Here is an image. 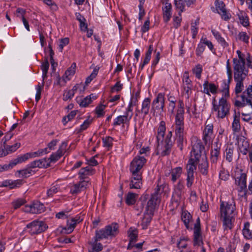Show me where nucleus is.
<instances>
[{"label":"nucleus","instance_id":"obj_1","mask_svg":"<svg viewBox=\"0 0 252 252\" xmlns=\"http://www.w3.org/2000/svg\"><path fill=\"white\" fill-rule=\"evenodd\" d=\"M238 58L233 59L234 79L236 82L235 93L236 94L241 93L244 89L243 81L249 72V68H252V58L246 56L239 50L236 51Z\"/></svg>","mask_w":252,"mask_h":252},{"label":"nucleus","instance_id":"obj_2","mask_svg":"<svg viewBox=\"0 0 252 252\" xmlns=\"http://www.w3.org/2000/svg\"><path fill=\"white\" fill-rule=\"evenodd\" d=\"M146 162L143 156H137L132 160L129 166L131 178L129 187L130 189H140L142 184V172L141 169Z\"/></svg>","mask_w":252,"mask_h":252},{"label":"nucleus","instance_id":"obj_3","mask_svg":"<svg viewBox=\"0 0 252 252\" xmlns=\"http://www.w3.org/2000/svg\"><path fill=\"white\" fill-rule=\"evenodd\" d=\"M192 150L190 152V158L186 166L187 175H193L196 169L197 162H199L201 153L204 147L200 140L196 139L192 142Z\"/></svg>","mask_w":252,"mask_h":252},{"label":"nucleus","instance_id":"obj_4","mask_svg":"<svg viewBox=\"0 0 252 252\" xmlns=\"http://www.w3.org/2000/svg\"><path fill=\"white\" fill-rule=\"evenodd\" d=\"M235 210L234 204L228 202L221 201L220 205V218L223 222L224 230H230L232 228Z\"/></svg>","mask_w":252,"mask_h":252},{"label":"nucleus","instance_id":"obj_5","mask_svg":"<svg viewBox=\"0 0 252 252\" xmlns=\"http://www.w3.org/2000/svg\"><path fill=\"white\" fill-rule=\"evenodd\" d=\"M247 173L242 169L238 167L235 169L234 174L235 184L238 187V191L245 195L247 192Z\"/></svg>","mask_w":252,"mask_h":252},{"label":"nucleus","instance_id":"obj_6","mask_svg":"<svg viewBox=\"0 0 252 252\" xmlns=\"http://www.w3.org/2000/svg\"><path fill=\"white\" fill-rule=\"evenodd\" d=\"M216 102L215 99L213 101V111L216 113V115L219 118L225 117L229 113L230 104L223 97L219 99L218 103H216Z\"/></svg>","mask_w":252,"mask_h":252},{"label":"nucleus","instance_id":"obj_7","mask_svg":"<svg viewBox=\"0 0 252 252\" xmlns=\"http://www.w3.org/2000/svg\"><path fill=\"white\" fill-rule=\"evenodd\" d=\"M119 233V225L116 223H112L107 225L104 229L95 232V241L103 238L113 237Z\"/></svg>","mask_w":252,"mask_h":252},{"label":"nucleus","instance_id":"obj_8","mask_svg":"<svg viewBox=\"0 0 252 252\" xmlns=\"http://www.w3.org/2000/svg\"><path fill=\"white\" fill-rule=\"evenodd\" d=\"M31 235L39 234L46 230L47 225L42 221L35 220L27 225Z\"/></svg>","mask_w":252,"mask_h":252},{"label":"nucleus","instance_id":"obj_9","mask_svg":"<svg viewBox=\"0 0 252 252\" xmlns=\"http://www.w3.org/2000/svg\"><path fill=\"white\" fill-rule=\"evenodd\" d=\"M23 211L31 214H40L45 211V207L43 203L36 201L33 202L31 204L25 206Z\"/></svg>","mask_w":252,"mask_h":252},{"label":"nucleus","instance_id":"obj_10","mask_svg":"<svg viewBox=\"0 0 252 252\" xmlns=\"http://www.w3.org/2000/svg\"><path fill=\"white\" fill-rule=\"evenodd\" d=\"M203 243L200 221L199 218H198L193 227V245L194 246H202Z\"/></svg>","mask_w":252,"mask_h":252},{"label":"nucleus","instance_id":"obj_11","mask_svg":"<svg viewBox=\"0 0 252 252\" xmlns=\"http://www.w3.org/2000/svg\"><path fill=\"white\" fill-rule=\"evenodd\" d=\"M164 106V97L162 93H159L153 100L151 111L154 113H160L163 111Z\"/></svg>","mask_w":252,"mask_h":252},{"label":"nucleus","instance_id":"obj_12","mask_svg":"<svg viewBox=\"0 0 252 252\" xmlns=\"http://www.w3.org/2000/svg\"><path fill=\"white\" fill-rule=\"evenodd\" d=\"M160 202V197L156 194H152L150 199L147 202L146 211L147 213L153 215L154 212Z\"/></svg>","mask_w":252,"mask_h":252},{"label":"nucleus","instance_id":"obj_13","mask_svg":"<svg viewBox=\"0 0 252 252\" xmlns=\"http://www.w3.org/2000/svg\"><path fill=\"white\" fill-rule=\"evenodd\" d=\"M172 146V142H169V141L167 142L162 140L161 144H159L158 143L157 147L158 154H160L162 157L169 155L171 152Z\"/></svg>","mask_w":252,"mask_h":252},{"label":"nucleus","instance_id":"obj_14","mask_svg":"<svg viewBox=\"0 0 252 252\" xmlns=\"http://www.w3.org/2000/svg\"><path fill=\"white\" fill-rule=\"evenodd\" d=\"M90 185L89 181L81 180L79 182L74 184L70 189L72 194H77L86 189Z\"/></svg>","mask_w":252,"mask_h":252},{"label":"nucleus","instance_id":"obj_15","mask_svg":"<svg viewBox=\"0 0 252 252\" xmlns=\"http://www.w3.org/2000/svg\"><path fill=\"white\" fill-rule=\"evenodd\" d=\"M216 10L218 13L221 16L223 19L225 21L229 20L231 17L230 13H227L225 8V4L222 1L216 0L215 1Z\"/></svg>","mask_w":252,"mask_h":252},{"label":"nucleus","instance_id":"obj_16","mask_svg":"<svg viewBox=\"0 0 252 252\" xmlns=\"http://www.w3.org/2000/svg\"><path fill=\"white\" fill-rule=\"evenodd\" d=\"M50 165V163L48 162V160L45 158L35 160L29 164V167L32 169L35 168H46L49 167Z\"/></svg>","mask_w":252,"mask_h":252},{"label":"nucleus","instance_id":"obj_17","mask_svg":"<svg viewBox=\"0 0 252 252\" xmlns=\"http://www.w3.org/2000/svg\"><path fill=\"white\" fill-rule=\"evenodd\" d=\"M195 1V0H174V4L176 9L179 10V15H181V12L184 10L186 5L190 6Z\"/></svg>","mask_w":252,"mask_h":252},{"label":"nucleus","instance_id":"obj_18","mask_svg":"<svg viewBox=\"0 0 252 252\" xmlns=\"http://www.w3.org/2000/svg\"><path fill=\"white\" fill-rule=\"evenodd\" d=\"M24 184L23 180L18 179L16 180H6L1 183L0 187H8L10 189L20 187Z\"/></svg>","mask_w":252,"mask_h":252},{"label":"nucleus","instance_id":"obj_19","mask_svg":"<svg viewBox=\"0 0 252 252\" xmlns=\"http://www.w3.org/2000/svg\"><path fill=\"white\" fill-rule=\"evenodd\" d=\"M94 169L90 166L82 168L79 171V178L80 180H85L88 176H91L94 174Z\"/></svg>","mask_w":252,"mask_h":252},{"label":"nucleus","instance_id":"obj_20","mask_svg":"<svg viewBox=\"0 0 252 252\" xmlns=\"http://www.w3.org/2000/svg\"><path fill=\"white\" fill-rule=\"evenodd\" d=\"M241 101L236 100L235 105L239 107H243L247 105L251 107L252 113V97H246L244 94L241 95Z\"/></svg>","mask_w":252,"mask_h":252},{"label":"nucleus","instance_id":"obj_21","mask_svg":"<svg viewBox=\"0 0 252 252\" xmlns=\"http://www.w3.org/2000/svg\"><path fill=\"white\" fill-rule=\"evenodd\" d=\"M81 221L82 220H80V217L78 216H76L74 218H72L70 220H68L67 223L68 226L67 228L63 229L64 232L67 234L72 232L76 225Z\"/></svg>","mask_w":252,"mask_h":252},{"label":"nucleus","instance_id":"obj_22","mask_svg":"<svg viewBox=\"0 0 252 252\" xmlns=\"http://www.w3.org/2000/svg\"><path fill=\"white\" fill-rule=\"evenodd\" d=\"M197 164L200 172L203 175H206L208 174V163L206 156H202L201 155L200 161Z\"/></svg>","mask_w":252,"mask_h":252},{"label":"nucleus","instance_id":"obj_23","mask_svg":"<svg viewBox=\"0 0 252 252\" xmlns=\"http://www.w3.org/2000/svg\"><path fill=\"white\" fill-rule=\"evenodd\" d=\"M163 4H164L162 6L163 19L165 22H167L169 21L171 16L172 5L171 4L168 2H166Z\"/></svg>","mask_w":252,"mask_h":252},{"label":"nucleus","instance_id":"obj_24","mask_svg":"<svg viewBox=\"0 0 252 252\" xmlns=\"http://www.w3.org/2000/svg\"><path fill=\"white\" fill-rule=\"evenodd\" d=\"M131 117L132 115H128V114L123 116H119L114 120V124L115 125H128Z\"/></svg>","mask_w":252,"mask_h":252},{"label":"nucleus","instance_id":"obj_25","mask_svg":"<svg viewBox=\"0 0 252 252\" xmlns=\"http://www.w3.org/2000/svg\"><path fill=\"white\" fill-rule=\"evenodd\" d=\"M239 23L244 27H247L249 26V19L247 14L243 11L239 10L237 14Z\"/></svg>","mask_w":252,"mask_h":252},{"label":"nucleus","instance_id":"obj_26","mask_svg":"<svg viewBox=\"0 0 252 252\" xmlns=\"http://www.w3.org/2000/svg\"><path fill=\"white\" fill-rule=\"evenodd\" d=\"M237 143L241 152L244 155H246L247 154L248 149L249 148V144L248 142L245 139L244 137L243 136V138H238Z\"/></svg>","mask_w":252,"mask_h":252},{"label":"nucleus","instance_id":"obj_27","mask_svg":"<svg viewBox=\"0 0 252 252\" xmlns=\"http://www.w3.org/2000/svg\"><path fill=\"white\" fill-rule=\"evenodd\" d=\"M76 65L75 63H73L71 66L66 70L63 76V80L65 83L70 80L75 72Z\"/></svg>","mask_w":252,"mask_h":252},{"label":"nucleus","instance_id":"obj_28","mask_svg":"<svg viewBox=\"0 0 252 252\" xmlns=\"http://www.w3.org/2000/svg\"><path fill=\"white\" fill-rule=\"evenodd\" d=\"M203 92L210 95V92L215 94L217 92V87L214 84L209 83L208 81H205L203 85Z\"/></svg>","mask_w":252,"mask_h":252},{"label":"nucleus","instance_id":"obj_29","mask_svg":"<svg viewBox=\"0 0 252 252\" xmlns=\"http://www.w3.org/2000/svg\"><path fill=\"white\" fill-rule=\"evenodd\" d=\"M182 173V168L181 167H177L171 170V172L165 173V176H168L170 174L171 175V180L173 182H175L180 178Z\"/></svg>","mask_w":252,"mask_h":252},{"label":"nucleus","instance_id":"obj_30","mask_svg":"<svg viewBox=\"0 0 252 252\" xmlns=\"http://www.w3.org/2000/svg\"><path fill=\"white\" fill-rule=\"evenodd\" d=\"M29 159L28 153H27L24 155L18 156L16 158L13 159L9 162L11 168L12 169L15 165L19 163L24 162Z\"/></svg>","mask_w":252,"mask_h":252},{"label":"nucleus","instance_id":"obj_31","mask_svg":"<svg viewBox=\"0 0 252 252\" xmlns=\"http://www.w3.org/2000/svg\"><path fill=\"white\" fill-rule=\"evenodd\" d=\"M17 173H18V176L19 177L27 178L29 177L32 174L34 173V172L30 167H29L28 164L26 168L17 171Z\"/></svg>","mask_w":252,"mask_h":252},{"label":"nucleus","instance_id":"obj_32","mask_svg":"<svg viewBox=\"0 0 252 252\" xmlns=\"http://www.w3.org/2000/svg\"><path fill=\"white\" fill-rule=\"evenodd\" d=\"M192 217L188 211H183L182 214V220L184 222L186 227L189 229V223L191 221Z\"/></svg>","mask_w":252,"mask_h":252},{"label":"nucleus","instance_id":"obj_33","mask_svg":"<svg viewBox=\"0 0 252 252\" xmlns=\"http://www.w3.org/2000/svg\"><path fill=\"white\" fill-rule=\"evenodd\" d=\"M220 147H218V144H216L214 149L212 150L211 154V161L213 163L217 162L219 156L220 155Z\"/></svg>","mask_w":252,"mask_h":252},{"label":"nucleus","instance_id":"obj_34","mask_svg":"<svg viewBox=\"0 0 252 252\" xmlns=\"http://www.w3.org/2000/svg\"><path fill=\"white\" fill-rule=\"evenodd\" d=\"M138 195L132 192H128L126 195V202L128 205H131L135 203Z\"/></svg>","mask_w":252,"mask_h":252},{"label":"nucleus","instance_id":"obj_35","mask_svg":"<svg viewBox=\"0 0 252 252\" xmlns=\"http://www.w3.org/2000/svg\"><path fill=\"white\" fill-rule=\"evenodd\" d=\"M184 114L182 110L177 111L175 117V124L177 126L184 125Z\"/></svg>","mask_w":252,"mask_h":252},{"label":"nucleus","instance_id":"obj_36","mask_svg":"<svg viewBox=\"0 0 252 252\" xmlns=\"http://www.w3.org/2000/svg\"><path fill=\"white\" fill-rule=\"evenodd\" d=\"M128 236L129 237V241L130 242H135L137 241L138 237L137 231L136 229L130 228L127 231Z\"/></svg>","mask_w":252,"mask_h":252},{"label":"nucleus","instance_id":"obj_37","mask_svg":"<svg viewBox=\"0 0 252 252\" xmlns=\"http://www.w3.org/2000/svg\"><path fill=\"white\" fill-rule=\"evenodd\" d=\"M213 127H205V129L203 131V140L207 142L208 140H210L212 136L213 135Z\"/></svg>","mask_w":252,"mask_h":252},{"label":"nucleus","instance_id":"obj_38","mask_svg":"<svg viewBox=\"0 0 252 252\" xmlns=\"http://www.w3.org/2000/svg\"><path fill=\"white\" fill-rule=\"evenodd\" d=\"M92 98L95 99V96L93 94H90L84 98L79 103L81 107H86L92 102Z\"/></svg>","mask_w":252,"mask_h":252},{"label":"nucleus","instance_id":"obj_39","mask_svg":"<svg viewBox=\"0 0 252 252\" xmlns=\"http://www.w3.org/2000/svg\"><path fill=\"white\" fill-rule=\"evenodd\" d=\"M150 105V99L149 98H146L142 102L141 112L145 115L148 113Z\"/></svg>","mask_w":252,"mask_h":252},{"label":"nucleus","instance_id":"obj_40","mask_svg":"<svg viewBox=\"0 0 252 252\" xmlns=\"http://www.w3.org/2000/svg\"><path fill=\"white\" fill-rule=\"evenodd\" d=\"M61 191L60 186L59 185H56L52 186L47 191V195L48 197H52L54 194Z\"/></svg>","mask_w":252,"mask_h":252},{"label":"nucleus","instance_id":"obj_41","mask_svg":"<svg viewBox=\"0 0 252 252\" xmlns=\"http://www.w3.org/2000/svg\"><path fill=\"white\" fill-rule=\"evenodd\" d=\"M226 159L229 162H231L233 160V155L234 151V147L232 145L227 146L226 149Z\"/></svg>","mask_w":252,"mask_h":252},{"label":"nucleus","instance_id":"obj_42","mask_svg":"<svg viewBox=\"0 0 252 252\" xmlns=\"http://www.w3.org/2000/svg\"><path fill=\"white\" fill-rule=\"evenodd\" d=\"M29 159L34 158L42 156L44 154H47V149H39L38 151L34 152L28 153Z\"/></svg>","mask_w":252,"mask_h":252},{"label":"nucleus","instance_id":"obj_43","mask_svg":"<svg viewBox=\"0 0 252 252\" xmlns=\"http://www.w3.org/2000/svg\"><path fill=\"white\" fill-rule=\"evenodd\" d=\"M237 38L244 43L248 44L249 42L250 37L246 32H241L237 34Z\"/></svg>","mask_w":252,"mask_h":252},{"label":"nucleus","instance_id":"obj_44","mask_svg":"<svg viewBox=\"0 0 252 252\" xmlns=\"http://www.w3.org/2000/svg\"><path fill=\"white\" fill-rule=\"evenodd\" d=\"M152 216L146 213V214L144 217L141 222V225L143 229H146L147 228L148 225L151 221Z\"/></svg>","mask_w":252,"mask_h":252},{"label":"nucleus","instance_id":"obj_45","mask_svg":"<svg viewBox=\"0 0 252 252\" xmlns=\"http://www.w3.org/2000/svg\"><path fill=\"white\" fill-rule=\"evenodd\" d=\"M26 203L25 199L23 198H18L12 202L11 204L14 209L16 210Z\"/></svg>","mask_w":252,"mask_h":252},{"label":"nucleus","instance_id":"obj_46","mask_svg":"<svg viewBox=\"0 0 252 252\" xmlns=\"http://www.w3.org/2000/svg\"><path fill=\"white\" fill-rule=\"evenodd\" d=\"M44 82L43 80L42 83L40 84L39 83L35 87L36 89V94H35V100L37 102L39 101L41 97V93L43 89Z\"/></svg>","mask_w":252,"mask_h":252},{"label":"nucleus","instance_id":"obj_47","mask_svg":"<svg viewBox=\"0 0 252 252\" xmlns=\"http://www.w3.org/2000/svg\"><path fill=\"white\" fill-rule=\"evenodd\" d=\"M202 70V66L200 64H196L192 69L193 73L198 79H200Z\"/></svg>","mask_w":252,"mask_h":252},{"label":"nucleus","instance_id":"obj_48","mask_svg":"<svg viewBox=\"0 0 252 252\" xmlns=\"http://www.w3.org/2000/svg\"><path fill=\"white\" fill-rule=\"evenodd\" d=\"M183 87L184 86H192L191 81L189 78V74L188 71L185 72L183 75Z\"/></svg>","mask_w":252,"mask_h":252},{"label":"nucleus","instance_id":"obj_49","mask_svg":"<svg viewBox=\"0 0 252 252\" xmlns=\"http://www.w3.org/2000/svg\"><path fill=\"white\" fill-rule=\"evenodd\" d=\"M113 138L110 136H106L102 138L103 146L109 149L113 145Z\"/></svg>","mask_w":252,"mask_h":252},{"label":"nucleus","instance_id":"obj_50","mask_svg":"<svg viewBox=\"0 0 252 252\" xmlns=\"http://www.w3.org/2000/svg\"><path fill=\"white\" fill-rule=\"evenodd\" d=\"M105 108L106 106L103 104H100L95 108L94 112L97 117H101L104 115Z\"/></svg>","mask_w":252,"mask_h":252},{"label":"nucleus","instance_id":"obj_51","mask_svg":"<svg viewBox=\"0 0 252 252\" xmlns=\"http://www.w3.org/2000/svg\"><path fill=\"white\" fill-rule=\"evenodd\" d=\"M99 67L96 66L93 70L91 75L88 76L85 81V83L88 84L90 83L97 75Z\"/></svg>","mask_w":252,"mask_h":252},{"label":"nucleus","instance_id":"obj_52","mask_svg":"<svg viewBox=\"0 0 252 252\" xmlns=\"http://www.w3.org/2000/svg\"><path fill=\"white\" fill-rule=\"evenodd\" d=\"M21 144L17 142L12 145H7L6 144V149L7 150L8 154H11L16 151L18 148L20 147Z\"/></svg>","mask_w":252,"mask_h":252},{"label":"nucleus","instance_id":"obj_53","mask_svg":"<svg viewBox=\"0 0 252 252\" xmlns=\"http://www.w3.org/2000/svg\"><path fill=\"white\" fill-rule=\"evenodd\" d=\"M49 67V63L47 61L43 63L41 65V69L42 71V78L43 81L47 77V73L48 72Z\"/></svg>","mask_w":252,"mask_h":252},{"label":"nucleus","instance_id":"obj_54","mask_svg":"<svg viewBox=\"0 0 252 252\" xmlns=\"http://www.w3.org/2000/svg\"><path fill=\"white\" fill-rule=\"evenodd\" d=\"M226 73L228 76V83L229 84L232 78V73L230 64L229 60L228 59L226 63Z\"/></svg>","mask_w":252,"mask_h":252},{"label":"nucleus","instance_id":"obj_55","mask_svg":"<svg viewBox=\"0 0 252 252\" xmlns=\"http://www.w3.org/2000/svg\"><path fill=\"white\" fill-rule=\"evenodd\" d=\"M198 20H196L194 23L191 24V32L192 33V37L193 38H194L196 37V35L198 32Z\"/></svg>","mask_w":252,"mask_h":252},{"label":"nucleus","instance_id":"obj_56","mask_svg":"<svg viewBox=\"0 0 252 252\" xmlns=\"http://www.w3.org/2000/svg\"><path fill=\"white\" fill-rule=\"evenodd\" d=\"M97 241H95V237H94V241L92 244L93 250L89 252H98L102 250V245L100 243H97Z\"/></svg>","mask_w":252,"mask_h":252},{"label":"nucleus","instance_id":"obj_57","mask_svg":"<svg viewBox=\"0 0 252 252\" xmlns=\"http://www.w3.org/2000/svg\"><path fill=\"white\" fill-rule=\"evenodd\" d=\"M15 127H11L10 130L7 132L4 137V138L1 140V144L3 145H6V142L9 140L13 136V134L11 133V131L15 128Z\"/></svg>","mask_w":252,"mask_h":252},{"label":"nucleus","instance_id":"obj_58","mask_svg":"<svg viewBox=\"0 0 252 252\" xmlns=\"http://www.w3.org/2000/svg\"><path fill=\"white\" fill-rule=\"evenodd\" d=\"M188 238L187 237H182L180 238V241L177 243V247L178 248H186L188 246L187 241Z\"/></svg>","mask_w":252,"mask_h":252},{"label":"nucleus","instance_id":"obj_59","mask_svg":"<svg viewBox=\"0 0 252 252\" xmlns=\"http://www.w3.org/2000/svg\"><path fill=\"white\" fill-rule=\"evenodd\" d=\"M58 140L57 139L52 140L49 142L47 145V147L44 149H47V154L49 153L50 151L54 150L55 146L57 145Z\"/></svg>","mask_w":252,"mask_h":252},{"label":"nucleus","instance_id":"obj_60","mask_svg":"<svg viewBox=\"0 0 252 252\" xmlns=\"http://www.w3.org/2000/svg\"><path fill=\"white\" fill-rule=\"evenodd\" d=\"M166 130V127H159L158 131V135L157 136L158 142L159 141L162 139L165 134Z\"/></svg>","mask_w":252,"mask_h":252},{"label":"nucleus","instance_id":"obj_61","mask_svg":"<svg viewBox=\"0 0 252 252\" xmlns=\"http://www.w3.org/2000/svg\"><path fill=\"white\" fill-rule=\"evenodd\" d=\"M63 156L61 155L58 152L53 153L49 158L50 162H55L58 160Z\"/></svg>","mask_w":252,"mask_h":252},{"label":"nucleus","instance_id":"obj_62","mask_svg":"<svg viewBox=\"0 0 252 252\" xmlns=\"http://www.w3.org/2000/svg\"><path fill=\"white\" fill-rule=\"evenodd\" d=\"M76 115V111H72L70 113L67 115L66 117H64L63 119V125H65L66 124L67 121L71 120Z\"/></svg>","mask_w":252,"mask_h":252},{"label":"nucleus","instance_id":"obj_63","mask_svg":"<svg viewBox=\"0 0 252 252\" xmlns=\"http://www.w3.org/2000/svg\"><path fill=\"white\" fill-rule=\"evenodd\" d=\"M69 43V39L64 38L60 40L59 44V50L62 52L63 47L67 45Z\"/></svg>","mask_w":252,"mask_h":252},{"label":"nucleus","instance_id":"obj_64","mask_svg":"<svg viewBox=\"0 0 252 252\" xmlns=\"http://www.w3.org/2000/svg\"><path fill=\"white\" fill-rule=\"evenodd\" d=\"M73 96V93L71 92L70 90L65 91L63 93V99L64 101H67L72 99Z\"/></svg>","mask_w":252,"mask_h":252}]
</instances>
